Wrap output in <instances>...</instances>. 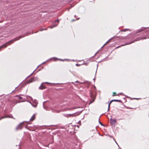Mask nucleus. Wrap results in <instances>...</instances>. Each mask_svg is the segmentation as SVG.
Here are the masks:
<instances>
[{"instance_id":"nucleus-1","label":"nucleus","mask_w":149,"mask_h":149,"mask_svg":"<svg viewBox=\"0 0 149 149\" xmlns=\"http://www.w3.org/2000/svg\"><path fill=\"white\" fill-rule=\"evenodd\" d=\"M34 78H32L29 80H27L25 81L22 82L20 84V86L21 87H24L26 84L31 83L33 82V81H35V80H34Z\"/></svg>"},{"instance_id":"nucleus-2","label":"nucleus","mask_w":149,"mask_h":149,"mask_svg":"<svg viewBox=\"0 0 149 149\" xmlns=\"http://www.w3.org/2000/svg\"><path fill=\"white\" fill-rule=\"evenodd\" d=\"M96 93L95 91L91 92V101L90 102H93L95 99Z\"/></svg>"},{"instance_id":"nucleus-3","label":"nucleus","mask_w":149,"mask_h":149,"mask_svg":"<svg viewBox=\"0 0 149 149\" xmlns=\"http://www.w3.org/2000/svg\"><path fill=\"white\" fill-rule=\"evenodd\" d=\"M24 122H23L22 123H21L19 124L15 128L16 130H19L22 129L23 125H25L24 124Z\"/></svg>"},{"instance_id":"nucleus-4","label":"nucleus","mask_w":149,"mask_h":149,"mask_svg":"<svg viewBox=\"0 0 149 149\" xmlns=\"http://www.w3.org/2000/svg\"><path fill=\"white\" fill-rule=\"evenodd\" d=\"M110 123L111 125H114L116 122V120L115 119H110Z\"/></svg>"},{"instance_id":"nucleus-5","label":"nucleus","mask_w":149,"mask_h":149,"mask_svg":"<svg viewBox=\"0 0 149 149\" xmlns=\"http://www.w3.org/2000/svg\"><path fill=\"white\" fill-rule=\"evenodd\" d=\"M59 22V21L58 19H57L56 20H55V23L53 24V27H51V28H52L53 27H55L58 24Z\"/></svg>"},{"instance_id":"nucleus-6","label":"nucleus","mask_w":149,"mask_h":149,"mask_svg":"<svg viewBox=\"0 0 149 149\" xmlns=\"http://www.w3.org/2000/svg\"><path fill=\"white\" fill-rule=\"evenodd\" d=\"M16 97H19V102H24L25 101L24 100L22 99V97H19L18 95H17L16 96Z\"/></svg>"},{"instance_id":"nucleus-7","label":"nucleus","mask_w":149,"mask_h":149,"mask_svg":"<svg viewBox=\"0 0 149 149\" xmlns=\"http://www.w3.org/2000/svg\"><path fill=\"white\" fill-rule=\"evenodd\" d=\"M36 114H33V116L31 117V118L30 119L29 121H33L35 119L36 117Z\"/></svg>"},{"instance_id":"nucleus-8","label":"nucleus","mask_w":149,"mask_h":149,"mask_svg":"<svg viewBox=\"0 0 149 149\" xmlns=\"http://www.w3.org/2000/svg\"><path fill=\"white\" fill-rule=\"evenodd\" d=\"M5 117H6V118H10L15 119L13 118L12 114H5Z\"/></svg>"},{"instance_id":"nucleus-9","label":"nucleus","mask_w":149,"mask_h":149,"mask_svg":"<svg viewBox=\"0 0 149 149\" xmlns=\"http://www.w3.org/2000/svg\"><path fill=\"white\" fill-rule=\"evenodd\" d=\"M53 59L54 61H58V60H60V61H64L65 60V59L62 60V59H58L57 58H55V57L53 58Z\"/></svg>"},{"instance_id":"nucleus-10","label":"nucleus","mask_w":149,"mask_h":149,"mask_svg":"<svg viewBox=\"0 0 149 149\" xmlns=\"http://www.w3.org/2000/svg\"><path fill=\"white\" fill-rule=\"evenodd\" d=\"M30 104L33 107H35L37 106L38 103H30Z\"/></svg>"},{"instance_id":"nucleus-11","label":"nucleus","mask_w":149,"mask_h":149,"mask_svg":"<svg viewBox=\"0 0 149 149\" xmlns=\"http://www.w3.org/2000/svg\"><path fill=\"white\" fill-rule=\"evenodd\" d=\"M115 101V102H120L121 101L120 100H113L110 101V102H112Z\"/></svg>"},{"instance_id":"nucleus-12","label":"nucleus","mask_w":149,"mask_h":149,"mask_svg":"<svg viewBox=\"0 0 149 149\" xmlns=\"http://www.w3.org/2000/svg\"><path fill=\"white\" fill-rule=\"evenodd\" d=\"M118 95V94H117L116 92H113V96H117Z\"/></svg>"},{"instance_id":"nucleus-13","label":"nucleus","mask_w":149,"mask_h":149,"mask_svg":"<svg viewBox=\"0 0 149 149\" xmlns=\"http://www.w3.org/2000/svg\"><path fill=\"white\" fill-rule=\"evenodd\" d=\"M79 113H75L74 114H71L72 116H76L79 115Z\"/></svg>"},{"instance_id":"nucleus-14","label":"nucleus","mask_w":149,"mask_h":149,"mask_svg":"<svg viewBox=\"0 0 149 149\" xmlns=\"http://www.w3.org/2000/svg\"><path fill=\"white\" fill-rule=\"evenodd\" d=\"M146 29V28H142L140 31H145Z\"/></svg>"},{"instance_id":"nucleus-15","label":"nucleus","mask_w":149,"mask_h":149,"mask_svg":"<svg viewBox=\"0 0 149 149\" xmlns=\"http://www.w3.org/2000/svg\"><path fill=\"white\" fill-rule=\"evenodd\" d=\"M39 88L41 89H45V87L43 86H41Z\"/></svg>"},{"instance_id":"nucleus-16","label":"nucleus","mask_w":149,"mask_h":149,"mask_svg":"<svg viewBox=\"0 0 149 149\" xmlns=\"http://www.w3.org/2000/svg\"><path fill=\"white\" fill-rule=\"evenodd\" d=\"M111 103H109L108 107V110H107L108 111H109V110L110 106V104H111Z\"/></svg>"},{"instance_id":"nucleus-17","label":"nucleus","mask_w":149,"mask_h":149,"mask_svg":"<svg viewBox=\"0 0 149 149\" xmlns=\"http://www.w3.org/2000/svg\"><path fill=\"white\" fill-rule=\"evenodd\" d=\"M100 118L99 119V123L102 126H103L104 125L100 121Z\"/></svg>"},{"instance_id":"nucleus-18","label":"nucleus","mask_w":149,"mask_h":149,"mask_svg":"<svg viewBox=\"0 0 149 149\" xmlns=\"http://www.w3.org/2000/svg\"><path fill=\"white\" fill-rule=\"evenodd\" d=\"M43 107L45 109H46V110H47V108L46 107H45L44 106V104H43Z\"/></svg>"},{"instance_id":"nucleus-19","label":"nucleus","mask_w":149,"mask_h":149,"mask_svg":"<svg viewBox=\"0 0 149 149\" xmlns=\"http://www.w3.org/2000/svg\"><path fill=\"white\" fill-rule=\"evenodd\" d=\"M127 108L129 109H134V108L133 107H127Z\"/></svg>"},{"instance_id":"nucleus-20","label":"nucleus","mask_w":149,"mask_h":149,"mask_svg":"<svg viewBox=\"0 0 149 149\" xmlns=\"http://www.w3.org/2000/svg\"><path fill=\"white\" fill-rule=\"evenodd\" d=\"M110 42V41L109 40L108 41H107L106 42V43H105V44L104 45H106V44H108V43H109V42Z\"/></svg>"},{"instance_id":"nucleus-21","label":"nucleus","mask_w":149,"mask_h":149,"mask_svg":"<svg viewBox=\"0 0 149 149\" xmlns=\"http://www.w3.org/2000/svg\"><path fill=\"white\" fill-rule=\"evenodd\" d=\"M124 45H121L120 46H118V47H116V48H118L120 47H121V46H124Z\"/></svg>"},{"instance_id":"nucleus-22","label":"nucleus","mask_w":149,"mask_h":149,"mask_svg":"<svg viewBox=\"0 0 149 149\" xmlns=\"http://www.w3.org/2000/svg\"><path fill=\"white\" fill-rule=\"evenodd\" d=\"M128 30V29H123L122 30V31H126L127 30Z\"/></svg>"},{"instance_id":"nucleus-23","label":"nucleus","mask_w":149,"mask_h":149,"mask_svg":"<svg viewBox=\"0 0 149 149\" xmlns=\"http://www.w3.org/2000/svg\"><path fill=\"white\" fill-rule=\"evenodd\" d=\"M6 118V117H5V116H3V117H1V119H3V118Z\"/></svg>"},{"instance_id":"nucleus-24","label":"nucleus","mask_w":149,"mask_h":149,"mask_svg":"<svg viewBox=\"0 0 149 149\" xmlns=\"http://www.w3.org/2000/svg\"><path fill=\"white\" fill-rule=\"evenodd\" d=\"M147 38L146 37H145V38H143V39H146ZM141 39H143V38H141Z\"/></svg>"},{"instance_id":"nucleus-25","label":"nucleus","mask_w":149,"mask_h":149,"mask_svg":"<svg viewBox=\"0 0 149 149\" xmlns=\"http://www.w3.org/2000/svg\"><path fill=\"white\" fill-rule=\"evenodd\" d=\"M119 149H121V148L119 147Z\"/></svg>"},{"instance_id":"nucleus-26","label":"nucleus","mask_w":149,"mask_h":149,"mask_svg":"<svg viewBox=\"0 0 149 149\" xmlns=\"http://www.w3.org/2000/svg\"><path fill=\"white\" fill-rule=\"evenodd\" d=\"M115 141V142H116V143L118 145V146H118V144H117V143H116V141Z\"/></svg>"},{"instance_id":"nucleus-27","label":"nucleus","mask_w":149,"mask_h":149,"mask_svg":"<svg viewBox=\"0 0 149 149\" xmlns=\"http://www.w3.org/2000/svg\"><path fill=\"white\" fill-rule=\"evenodd\" d=\"M91 103H89V104H90Z\"/></svg>"},{"instance_id":"nucleus-28","label":"nucleus","mask_w":149,"mask_h":149,"mask_svg":"<svg viewBox=\"0 0 149 149\" xmlns=\"http://www.w3.org/2000/svg\"><path fill=\"white\" fill-rule=\"evenodd\" d=\"M148 38H149V37H148Z\"/></svg>"}]
</instances>
